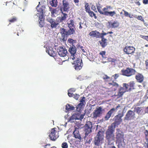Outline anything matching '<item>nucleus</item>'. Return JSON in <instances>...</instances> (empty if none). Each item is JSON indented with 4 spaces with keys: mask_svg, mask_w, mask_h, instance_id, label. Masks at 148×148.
<instances>
[{
    "mask_svg": "<svg viewBox=\"0 0 148 148\" xmlns=\"http://www.w3.org/2000/svg\"><path fill=\"white\" fill-rule=\"evenodd\" d=\"M61 147L62 148H68V146L66 142H64L62 144Z\"/></svg>",
    "mask_w": 148,
    "mask_h": 148,
    "instance_id": "obj_41",
    "label": "nucleus"
},
{
    "mask_svg": "<svg viewBox=\"0 0 148 148\" xmlns=\"http://www.w3.org/2000/svg\"><path fill=\"white\" fill-rule=\"evenodd\" d=\"M133 17L135 18H136L137 19L139 20H141L142 19L143 17L141 16H137L136 15L134 16H133Z\"/></svg>",
    "mask_w": 148,
    "mask_h": 148,
    "instance_id": "obj_50",
    "label": "nucleus"
},
{
    "mask_svg": "<svg viewBox=\"0 0 148 148\" xmlns=\"http://www.w3.org/2000/svg\"><path fill=\"white\" fill-rule=\"evenodd\" d=\"M141 37L148 41V36L140 35Z\"/></svg>",
    "mask_w": 148,
    "mask_h": 148,
    "instance_id": "obj_44",
    "label": "nucleus"
},
{
    "mask_svg": "<svg viewBox=\"0 0 148 148\" xmlns=\"http://www.w3.org/2000/svg\"><path fill=\"white\" fill-rule=\"evenodd\" d=\"M119 76V74H116L112 76V77H114V79H116Z\"/></svg>",
    "mask_w": 148,
    "mask_h": 148,
    "instance_id": "obj_52",
    "label": "nucleus"
},
{
    "mask_svg": "<svg viewBox=\"0 0 148 148\" xmlns=\"http://www.w3.org/2000/svg\"><path fill=\"white\" fill-rule=\"evenodd\" d=\"M47 21L51 24V26L52 28L56 27L59 24L58 23L56 22L52 18L48 20Z\"/></svg>",
    "mask_w": 148,
    "mask_h": 148,
    "instance_id": "obj_26",
    "label": "nucleus"
},
{
    "mask_svg": "<svg viewBox=\"0 0 148 148\" xmlns=\"http://www.w3.org/2000/svg\"><path fill=\"white\" fill-rule=\"evenodd\" d=\"M142 110V108H141V107H137L135 108L134 109V112H136L138 114L140 113Z\"/></svg>",
    "mask_w": 148,
    "mask_h": 148,
    "instance_id": "obj_36",
    "label": "nucleus"
},
{
    "mask_svg": "<svg viewBox=\"0 0 148 148\" xmlns=\"http://www.w3.org/2000/svg\"><path fill=\"white\" fill-rule=\"evenodd\" d=\"M48 53L49 56L54 57L56 59L57 61L60 62H61V59L57 58L58 56H56V52L55 51H53V49L52 47H50L48 50Z\"/></svg>",
    "mask_w": 148,
    "mask_h": 148,
    "instance_id": "obj_14",
    "label": "nucleus"
},
{
    "mask_svg": "<svg viewBox=\"0 0 148 148\" xmlns=\"http://www.w3.org/2000/svg\"><path fill=\"white\" fill-rule=\"evenodd\" d=\"M111 148H116V147L114 146H112Z\"/></svg>",
    "mask_w": 148,
    "mask_h": 148,
    "instance_id": "obj_64",
    "label": "nucleus"
},
{
    "mask_svg": "<svg viewBox=\"0 0 148 148\" xmlns=\"http://www.w3.org/2000/svg\"><path fill=\"white\" fill-rule=\"evenodd\" d=\"M39 5H38L36 8L38 12L39 13H37L36 15L34 16L35 18H38V19L40 20L39 26L40 27H43L44 25V21L45 19V16H46V10L45 6H42L41 8L39 10H38V7Z\"/></svg>",
    "mask_w": 148,
    "mask_h": 148,
    "instance_id": "obj_3",
    "label": "nucleus"
},
{
    "mask_svg": "<svg viewBox=\"0 0 148 148\" xmlns=\"http://www.w3.org/2000/svg\"><path fill=\"white\" fill-rule=\"evenodd\" d=\"M56 128H54L49 130V137L50 139L53 141H55L59 137L58 132L56 130Z\"/></svg>",
    "mask_w": 148,
    "mask_h": 148,
    "instance_id": "obj_6",
    "label": "nucleus"
},
{
    "mask_svg": "<svg viewBox=\"0 0 148 148\" xmlns=\"http://www.w3.org/2000/svg\"><path fill=\"white\" fill-rule=\"evenodd\" d=\"M68 27H69L75 28L74 25V21L73 20H71L69 23H68Z\"/></svg>",
    "mask_w": 148,
    "mask_h": 148,
    "instance_id": "obj_33",
    "label": "nucleus"
},
{
    "mask_svg": "<svg viewBox=\"0 0 148 148\" xmlns=\"http://www.w3.org/2000/svg\"><path fill=\"white\" fill-rule=\"evenodd\" d=\"M102 108L101 106L99 107L98 108L95 110L93 113V116L94 118H96L99 116L101 113Z\"/></svg>",
    "mask_w": 148,
    "mask_h": 148,
    "instance_id": "obj_19",
    "label": "nucleus"
},
{
    "mask_svg": "<svg viewBox=\"0 0 148 148\" xmlns=\"http://www.w3.org/2000/svg\"><path fill=\"white\" fill-rule=\"evenodd\" d=\"M76 49L74 45L71 46L69 49V51L71 55V59L73 60H75L72 64L73 65V67L75 69L78 71L80 70L83 66L82 60L79 58H77L75 56Z\"/></svg>",
    "mask_w": 148,
    "mask_h": 148,
    "instance_id": "obj_2",
    "label": "nucleus"
},
{
    "mask_svg": "<svg viewBox=\"0 0 148 148\" xmlns=\"http://www.w3.org/2000/svg\"><path fill=\"white\" fill-rule=\"evenodd\" d=\"M107 40L105 38H101V40L99 41L100 44L102 47H105L107 45Z\"/></svg>",
    "mask_w": 148,
    "mask_h": 148,
    "instance_id": "obj_28",
    "label": "nucleus"
},
{
    "mask_svg": "<svg viewBox=\"0 0 148 148\" xmlns=\"http://www.w3.org/2000/svg\"><path fill=\"white\" fill-rule=\"evenodd\" d=\"M57 52L60 57H65L68 53L67 51L64 47H59L58 48Z\"/></svg>",
    "mask_w": 148,
    "mask_h": 148,
    "instance_id": "obj_11",
    "label": "nucleus"
},
{
    "mask_svg": "<svg viewBox=\"0 0 148 148\" xmlns=\"http://www.w3.org/2000/svg\"><path fill=\"white\" fill-rule=\"evenodd\" d=\"M79 28L80 29L83 28V27L84 25V24L83 22L82 23L81 21L79 23Z\"/></svg>",
    "mask_w": 148,
    "mask_h": 148,
    "instance_id": "obj_43",
    "label": "nucleus"
},
{
    "mask_svg": "<svg viewBox=\"0 0 148 148\" xmlns=\"http://www.w3.org/2000/svg\"><path fill=\"white\" fill-rule=\"evenodd\" d=\"M104 80L108 79H110V77L108 76L107 75L104 74L102 77Z\"/></svg>",
    "mask_w": 148,
    "mask_h": 148,
    "instance_id": "obj_48",
    "label": "nucleus"
},
{
    "mask_svg": "<svg viewBox=\"0 0 148 148\" xmlns=\"http://www.w3.org/2000/svg\"><path fill=\"white\" fill-rule=\"evenodd\" d=\"M113 33V32H107V34H112Z\"/></svg>",
    "mask_w": 148,
    "mask_h": 148,
    "instance_id": "obj_63",
    "label": "nucleus"
},
{
    "mask_svg": "<svg viewBox=\"0 0 148 148\" xmlns=\"http://www.w3.org/2000/svg\"><path fill=\"white\" fill-rule=\"evenodd\" d=\"M60 30L61 34V40L65 42L67 40V36H69L68 30L64 28H61Z\"/></svg>",
    "mask_w": 148,
    "mask_h": 148,
    "instance_id": "obj_9",
    "label": "nucleus"
},
{
    "mask_svg": "<svg viewBox=\"0 0 148 148\" xmlns=\"http://www.w3.org/2000/svg\"><path fill=\"white\" fill-rule=\"evenodd\" d=\"M85 97H81L80 98V103L78 104L76 107V110L78 112H81L83 108V106L86 104Z\"/></svg>",
    "mask_w": 148,
    "mask_h": 148,
    "instance_id": "obj_12",
    "label": "nucleus"
},
{
    "mask_svg": "<svg viewBox=\"0 0 148 148\" xmlns=\"http://www.w3.org/2000/svg\"><path fill=\"white\" fill-rule=\"evenodd\" d=\"M16 18L14 16L11 19L9 20L10 22H14L16 21Z\"/></svg>",
    "mask_w": 148,
    "mask_h": 148,
    "instance_id": "obj_51",
    "label": "nucleus"
},
{
    "mask_svg": "<svg viewBox=\"0 0 148 148\" xmlns=\"http://www.w3.org/2000/svg\"><path fill=\"white\" fill-rule=\"evenodd\" d=\"M92 138L91 137H89L86 139V142L87 143L90 144L91 141L92 140Z\"/></svg>",
    "mask_w": 148,
    "mask_h": 148,
    "instance_id": "obj_42",
    "label": "nucleus"
},
{
    "mask_svg": "<svg viewBox=\"0 0 148 148\" xmlns=\"http://www.w3.org/2000/svg\"><path fill=\"white\" fill-rule=\"evenodd\" d=\"M135 113L134 112L131 110H128L124 118V120H130L133 119L134 117Z\"/></svg>",
    "mask_w": 148,
    "mask_h": 148,
    "instance_id": "obj_17",
    "label": "nucleus"
},
{
    "mask_svg": "<svg viewBox=\"0 0 148 148\" xmlns=\"http://www.w3.org/2000/svg\"><path fill=\"white\" fill-rule=\"evenodd\" d=\"M121 106L119 105L116 106V108H113L111 109L106 114V116L105 117V120H108L111 116L112 114L114 113V112H116V110L118 109V108L120 107Z\"/></svg>",
    "mask_w": 148,
    "mask_h": 148,
    "instance_id": "obj_15",
    "label": "nucleus"
},
{
    "mask_svg": "<svg viewBox=\"0 0 148 148\" xmlns=\"http://www.w3.org/2000/svg\"><path fill=\"white\" fill-rule=\"evenodd\" d=\"M92 127V123L90 122H88L85 125L84 131L85 132V136L84 138L85 139V138L87 137L88 134L91 132V128Z\"/></svg>",
    "mask_w": 148,
    "mask_h": 148,
    "instance_id": "obj_8",
    "label": "nucleus"
},
{
    "mask_svg": "<svg viewBox=\"0 0 148 148\" xmlns=\"http://www.w3.org/2000/svg\"><path fill=\"white\" fill-rule=\"evenodd\" d=\"M135 51V48L132 46H125L123 49V51L127 55H132L134 53Z\"/></svg>",
    "mask_w": 148,
    "mask_h": 148,
    "instance_id": "obj_13",
    "label": "nucleus"
},
{
    "mask_svg": "<svg viewBox=\"0 0 148 148\" xmlns=\"http://www.w3.org/2000/svg\"><path fill=\"white\" fill-rule=\"evenodd\" d=\"M75 91V89L74 88H70L69 90L68 91L71 92H73Z\"/></svg>",
    "mask_w": 148,
    "mask_h": 148,
    "instance_id": "obj_54",
    "label": "nucleus"
},
{
    "mask_svg": "<svg viewBox=\"0 0 148 148\" xmlns=\"http://www.w3.org/2000/svg\"><path fill=\"white\" fill-rule=\"evenodd\" d=\"M130 86V88L132 89H134V82L133 81H131L130 82L127 84Z\"/></svg>",
    "mask_w": 148,
    "mask_h": 148,
    "instance_id": "obj_38",
    "label": "nucleus"
},
{
    "mask_svg": "<svg viewBox=\"0 0 148 148\" xmlns=\"http://www.w3.org/2000/svg\"><path fill=\"white\" fill-rule=\"evenodd\" d=\"M126 92V91L124 87H120L119 89V92L117 95L119 97H121L123 93Z\"/></svg>",
    "mask_w": 148,
    "mask_h": 148,
    "instance_id": "obj_27",
    "label": "nucleus"
},
{
    "mask_svg": "<svg viewBox=\"0 0 148 148\" xmlns=\"http://www.w3.org/2000/svg\"><path fill=\"white\" fill-rule=\"evenodd\" d=\"M49 8L52 16L54 15L55 14H57L59 10L57 8L54 9L51 7H49Z\"/></svg>",
    "mask_w": 148,
    "mask_h": 148,
    "instance_id": "obj_29",
    "label": "nucleus"
},
{
    "mask_svg": "<svg viewBox=\"0 0 148 148\" xmlns=\"http://www.w3.org/2000/svg\"><path fill=\"white\" fill-rule=\"evenodd\" d=\"M116 143L117 144V146L119 148H121L123 146L122 143L124 142L125 137L124 133L119 128L116 129L115 133Z\"/></svg>",
    "mask_w": 148,
    "mask_h": 148,
    "instance_id": "obj_4",
    "label": "nucleus"
},
{
    "mask_svg": "<svg viewBox=\"0 0 148 148\" xmlns=\"http://www.w3.org/2000/svg\"><path fill=\"white\" fill-rule=\"evenodd\" d=\"M123 87L124 88L126 92L130 91L131 90L128 84L126 83L123 84Z\"/></svg>",
    "mask_w": 148,
    "mask_h": 148,
    "instance_id": "obj_35",
    "label": "nucleus"
},
{
    "mask_svg": "<svg viewBox=\"0 0 148 148\" xmlns=\"http://www.w3.org/2000/svg\"><path fill=\"white\" fill-rule=\"evenodd\" d=\"M145 112L146 113H148V106L147 107V108L146 109Z\"/></svg>",
    "mask_w": 148,
    "mask_h": 148,
    "instance_id": "obj_62",
    "label": "nucleus"
},
{
    "mask_svg": "<svg viewBox=\"0 0 148 148\" xmlns=\"http://www.w3.org/2000/svg\"><path fill=\"white\" fill-rule=\"evenodd\" d=\"M135 78L137 81L139 83H141L144 80L143 75L140 73H137L136 75Z\"/></svg>",
    "mask_w": 148,
    "mask_h": 148,
    "instance_id": "obj_23",
    "label": "nucleus"
},
{
    "mask_svg": "<svg viewBox=\"0 0 148 148\" xmlns=\"http://www.w3.org/2000/svg\"><path fill=\"white\" fill-rule=\"evenodd\" d=\"M68 41L70 43H71L72 45H73V44L76 42V40H73L71 38H69Z\"/></svg>",
    "mask_w": 148,
    "mask_h": 148,
    "instance_id": "obj_40",
    "label": "nucleus"
},
{
    "mask_svg": "<svg viewBox=\"0 0 148 148\" xmlns=\"http://www.w3.org/2000/svg\"><path fill=\"white\" fill-rule=\"evenodd\" d=\"M49 3L52 7H56L58 5L57 0H50Z\"/></svg>",
    "mask_w": 148,
    "mask_h": 148,
    "instance_id": "obj_30",
    "label": "nucleus"
},
{
    "mask_svg": "<svg viewBox=\"0 0 148 148\" xmlns=\"http://www.w3.org/2000/svg\"><path fill=\"white\" fill-rule=\"evenodd\" d=\"M84 115L81 114L80 113H74L70 118L69 121H71L73 120H82L83 119Z\"/></svg>",
    "mask_w": 148,
    "mask_h": 148,
    "instance_id": "obj_16",
    "label": "nucleus"
},
{
    "mask_svg": "<svg viewBox=\"0 0 148 148\" xmlns=\"http://www.w3.org/2000/svg\"><path fill=\"white\" fill-rule=\"evenodd\" d=\"M121 72L123 75L130 77L135 75L136 71L132 68L127 67L126 69H123L121 70Z\"/></svg>",
    "mask_w": 148,
    "mask_h": 148,
    "instance_id": "obj_7",
    "label": "nucleus"
},
{
    "mask_svg": "<svg viewBox=\"0 0 148 148\" xmlns=\"http://www.w3.org/2000/svg\"><path fill=\"white\" fill-rule=\"evenodd\" d=\"M74 2L75 3H78L79 1V0H73Z\"/></svg>",
    "mask_w": 148,
    "mask_h": 148,
    "instance_id": "obj_61",
    "label": "nucleus"
},
{
    "mask_svg": "<svg viewBox=\"0 0 148 148\" xmlns=\"http://www.w3.org/2000/svg\"><path fill=\"white\" fill-rule=\"evenodd\" d=\"M123 116V113H119L115 116L114 122L109 126L106 132V138L109 144H110L111 141L114 140V132L116 126L119 125L122 121L121 118Z\"/></svg>",
    "mask_w": 148,
    "mask_h": 148,
    "instance_id": "obj_1",
    "label": "nucleus"
},
{
    "mask_svg": "<svg viewBox=\"0 0 148 148\" xmlns=\"http://www.w3.org/2000/svg\"><path fill=\"white\" fill-rule=\"evenodd\" d=\"M123 11L124 12V14L125 16L128 17L130 18H132L134 16L133 15H131L129 14L127 11L124 10H123Z\"/></svg>",
    "mask_w": 148,
    "mask_h": 148,
    "instance_id": "obj_34",
    "label": "nucleus"
},
{
    "mask_svg": "<svg viewBox=\"0 0 148 148\" xmlns=\"http://www.w3.org/2000/svg\"><path fill=\"white\" fill-rule=\"evenodd\" d=\"M146 68L148 69V60L145 61Z\"/></svg>",
    "mask_w": 148,
    "mask_h": 148,
    "instance_id": "obj_56",
    "label": "nucleus"
},
{
    "mask_svg": "<svg viewBox=\"0 0 148 148\" xmlns=\"http://www.w3.org/2000/svg\"><path fill=\"white\" fill-rule=\"evenodd\" d=\"M143 2L144 4H148V0H143Z\"/></svg>",
    "mask_w": 148,
    "mask_h": 148,
    "instance_id": "obj_57",
    "label": "nucleus"
},
{
    "mask_svg": "<svg viewBox=\"0 0 148 148\" xmlns=\"http://www.w3.org/2000/svg\"><path fill=\"white\" fill-rule=\"evenodd\" d=\"M107 7V8H104L103 9V11H104V12L105 11H105L106 10H108V7Z\"/></svg>",
    "mask_w": 148,
    "mask_h": 148,
    "instance_id": "obj_60",
    "label": "nucleus"
},
{
    "mask_svg": "<svg viewBox=\"0 0 148 148\" xmlns=\"http://www.w3.org/2000/svg\"><path fill=\"white\" fill-rule=\"evenodd\" d=\"M104 133L103 131L101 130L97 133L94 138V144L95 145L99 146L102 144L104 138Z\"/></svg>",
    "mask_w": 148,
    "mask_h": 148,
    "instance_id": "obj_5",
    "label": "nucleus"
},
{
    "mask_svg": "<svg viewBox=\"0 0 148 148\" xmlns=\"http://www.w3.org/2000/svg\"><path fill=\"white\" fill-rule=\"evenodd\" d=\"M108 84L109 85V86H112L111 88H112V91H116L119 87V85L117 83L114 81H112V82L108 83Z\"/></svg>",
    "mask_w": 148,
    "mask_h": 148,
    "instance_id": "obj_22",
    "label": "nucleus"
},
{
    "mask_svg": "<svg viewBox=\"0 0 148 148\" xmlns=\"http://www.w3.org/2000/svg\"><path fill=\"white\" fill-rule=\"evenodd\" d=\"M110 61L112 62H115L117 61V60L114 59H111Z\"/></svg>",
    "mask_w": 148,
    "mask_h": 148,
    "instance_id": "obj_58",
    "label": "nucleus"
},
{
    "mask_svg": "<svg viewBox=\"0 0 148 148\" xmlns=\"http://www.w3.org/2000/svg\"><path fill=\"white\" fill-rule=\"evenodd\" d=\"M75 108L73 106H71L70 104L68 103L66 107V109L68 111H71L74 110Z\"/></svg>",
    "mask_w": 148,
    "mask_h": 148,
    "instance_id": "obj_31",
    "label": "nucleus"
},
{
    "mask_svg": "<svg viewBox=\"0 0 148 148\" xmlns=\"http://www.w3.org/2000/svg\"><path fill=\"white\" fill-rule=\"evenodd\" d=\"M60 11L63 16H62L61 17H60L59 20L60 22H62L63 21H65L66 19L68 17V15L67 14L64 13L62 11V8L60 9Z\"/></svg>",
    "mask_w": 148,
    "mask_h": 148,
    "instance_id": "obj_25",
    "label": "nucleus"
},
{
    "mask_svg": "<svg viewBox=\"0 0 148 148\" xmlns=\"http://www.w3.org/2000/svg\"><path fill=\"white\" fill-rule=\"evenodd\" d=\"M106 52L105 51H102L100 52L99 54L101 55L103 58H104V56L105 55Z\"/></svg>",
    "mask_w": 148,
    "mask_h": 148,
    "instance_id": "obj_45",
    "label": "nucleus"
},
{
    "mask_svg": "<svg viewBox=\"0 0 148 148\" xmlns=\"http://www.w3.org/2000/svg\"><path fill=\"white\" fill-rule=\"evenodd\" d=\"M91 9L94 11L95 12H97V11L96 9V8H95V7L93 5H92V6L91 8Z\"/></svg>",
    "mask_w": 148,
    "mask_h": 148,
    "instance_id": "obj_53",
    "label": "nucleus"
},
{
    "mask_svg": "<svg viewBox=\"0 0 148 148\" xmlns=\"http://www.w3.org/2000/svg\"><path fill=\"white\" fill-rule=\"evenodd\" d=\"M97 8L99 13L105 16H110L111 17H113L115 14H116V12L115 11L110 12L105 11L104 12H102L101 10V7L100 6H97Z\"/></svg>",
    "mask_w": 148,
    "mask_h": 148,
    "instance_id": "obj_10",
    "label": "nucleus"
},
{
    "mask_svg": "<svg viewBox=\"0 0 148 148\" xmlns=\"http://www.w3.org/2000/svg\"><path fill=\"white\" fill-rule=\"evenodd\" d=\"M85 11L86 12L88 13L90 11L89 5L88 3L85 4Z\"/></svg>",
    "mask_w": 148,
    "mask_h": 148,
    "instance_id": "obj_39",
    "label": "nucleus"
},
{
    "mask_svg": "<svg viewBox=\"0 0 148 148\" xmlns=\"http://www.w3.org/2000/svg\"><path fill=\"white\" fill-rule=\"evenodd\" d=\"M68 95L70 97H73L74 94L72 93L71 92L68 91Z\"/></svg>",
    "mask_w": 148,
    "mask_h": 148,
    "instance_id": "obj_55",
    "label": "nucleus"
},
{
    "mask_svg": "<svg viewBox=\"0 0 148 148\" xmlns=\"http://www.w3.org/2000/svg\"><path fill=\"white\" fill-rule=\"evenodd\" d=\"M107 34H107V33H105V32L102 33H100V38H104V36H105Z\"/></svg>",
    "mask_w": 148,
    "mask_h": 148,
    "instance_id": "obj_49",
    "label": "nucleus"
},
{
    "mask_svg": "<svg viewBox=\"0 0 148 148\" xmlns=\"http://www.w3.org/2000/svg\"><path fill=\"white\" fill-rule=\"evenodd\" d=\"M69 29L68 30V32L69 33V35L73 34L75 33V28L73 27H69Z\"/></svg>",
    "mask_w": 148,
    "mask_h": 148,
    "instance_id": "obj_32",
    "label": "nucleus"
},
{
    "mask_svg": "<svg viewBox=\"0 0 148 148\" xmlns=\"http://www.w3.org/2000/svg\"><path fill=\"white\" fill-rule=\"evenodd\" d=\"M62 8V10L63 9L64 11L68 12L69 8L68 2L66 1L63 0V1L62 8Z\"/></svg>",
    "mask_w": 148,
    "mask_h": 148,
    "instance_id": "obj_20",
    "label": "nucleus"
},
{
    "mask_svg": "<svg viewBox=\"0 0 148 148\" xmlns=\"http://www.w3.org/2000/svg\"><path fill=\"white\" fill-rule=\"evenodd\" d=\"M73 134L74 135V137L78 139L81 140H82V138L80 135L79 131L75 128V131L73 132Z\"/></svg>",
    "mask_w": 148,
    "mask_h": 148,
    "instance_id": "obj_24",
    "label": "nucleus"
},
{
    "mask_svg": "<svg viewBox=\"0 0 148 148\" xmlns=\"http://www.w3.org/2000/svg\"><path fill=\"white\" fill-rule=\"evenodd\" d=\"M88 13L90 17H94L95 19H97V17L96 15V14L90 10V11L88 12Z\"/></svg>",
    "mask_w": 148,
    "mask_h": 148,
    "instance_id": "obj_37",
    "label": "nucleus"
},
{
    "mask_svg": "<svg viewBox=\"0 0 148 148\" xmlns=\"http://www.w3.org/2000/svg\"><path fill=\"white\" fill-rule=\"evenodd\" d=\"M119 25V23L116 21H115L113 22H108V27L110 28H116L118 27Z\"/></svg>",
    "mask_w": 148,
    "mask_h": 148,
    "instance_id": "obj_18",
    "label": "nucleus"
},
{
    "mask_svg": "<svg viewBox=\"0 0 148 148\" xmlns=\"http://www.w3.org/2000/svg\"><path fill=\"white\" fill-rule=\"evenodd\" d=\"M80 48L82 50V51L83 52H86L85 50L84 49V47L83 46H80Z\"/></svg>",
    "mask_w": 148,
    "mask_h": 148,
    "instance_id": "obj_59",
    "label": "nucleus"
},
{
    "mask_svg": "<svg viewBox=\"0 0 148 148\" xmlns=\"http://www.w3.org/2000/svg\"><path fill=\"white\" fill-rule=\"evenodd\" d=\"M90 36L95 37L96 38H100V33L96 31H93L90 32L89 34Z\"/></svg>",
    "mask_w": 148,
    "mask_h": 148,
    "instance_id": "obj_21",
    "label": "nucleus"
},
{
    "mask_svg": "<svg viewBox=\"0 0 148 148\" xmlns=\"http://www.w3.org/2000/svg\"><path fill=\"white\" fill-rule=\"evenodd\" d=\"M145 139L147 142L148 141V131L146 130L145 132Z\"/></svg>",
    "mask_w": 148,
    "mask_h": 148,
    "instance_id": "obj_46",
    "label": "nucleus"
},
{
    "mask_svg": "<svg viewBox=\"0 0 148 148\" xmlns=\"http://www.w3.org/2000/svg\"><path fill=\"white\" fill-rule=\"evenodd\" d=\"M79 97V95L77 94H73V97L76 100H78Z\"/></svg>",
    "mask_w": 148,
    "mask_h": 148,
    "instance_id": "obj_47",
    "label": "nucleus"
}]
</instances>
